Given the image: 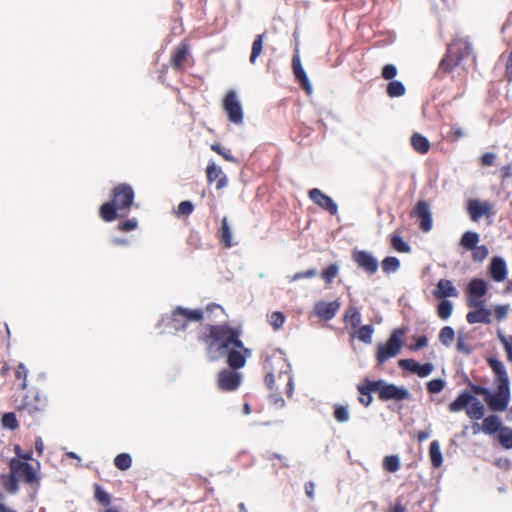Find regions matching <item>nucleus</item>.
I'll list each match as a JSON object with an SVG mask.
<instances>
[{
  "instance_id": "obj_1",
  "label": "nucleus",
  "mask_w": 512,
  "mask_h": 512,
  "mask_svg": "<svg viewBox=\"0 0 512 512\" xmlns=\"http://www.w3.org/2000/svg\"><path fill=\"white\" fill-rule=\"evenodd\" d=\"M240 334L238 329L227 324L210 325L208 333L200 337L206 345L208 360L215 362L226 356L230 368L237 370L244 367L252 352L245 348Z\"/></svg>"
},
{
  "instance_id": "obj_2",
  "label": "nucleus",
  "mask_w": 512,
  "mask_h": 512,
  "mask_svg": "<svg viewBox=\"0 0 512 512\" xmlns=\"http://www.w3.org/2000/svg\"><path fill=\"white\" fill-rule=\"evenodd\" d=\"M473 51L471 43L466 39H455L447 47L445 56L441 59L436 77H441L442 73L451 72L460 62L471 55Z\"/></svg>"
},
{
  "instance_id": "obj_3",
  "label": "nucleus",
  "mask_w": 512,
  "mask_h": 512,
  "mask_svg": "<svg viewBox=\"0 0 512 512\" xmlns=\"http://www.w3.org/2000/svg\"><path fill=\"white\" fill-rule=\"evenodd\" d=\"M203 318L202 309H188L177 306L169 317L163 318L162 322L173 332L184 331L189 322H198Z\"/></svg>"
},
{
  "instance_id": "obj_4",
  "label": "nucleus",
  "mask_w": 512,
  "mask_h": 512,
  "mask_svg": "<svg viewBox=\"0 0 512 512\" xmlns=\"http://www.w3.org/2000/svg\"><path fill=\"white\" fill-rule=\"evenodd\" d=\"M404 328H397L392 331L385 344H379L376 359L379 365L384 364L388 359L399 354L403 346Z\"/></svg>"
},
{
  "instance_id": "obj_5",
  "label": "nucleus",
  "mask_w": 512,
  "mask_h": 512,
  "mask_svg": "<svg viewBox=\"0 0 512 512\" xmlns=\"http://www.w3.org/2000/svg\"><path fill=\"white\" fill-rule=\"evenodd\" d=\"M372 389L377 390L378 397L381 401H404L411 396L409 390L404 386H397L382 379L375 380Z\"/></svg>"
},
{
  "instance_id": "obj_6",
  "label": "nucleus",
  "mask_w": 512,
  "mask_h": 512,
  "mask_svg": "<svg viewBox=\"0 0 512 512\" xmlns=\"http://www.w3.org/2000/svg\"><path fill=\"white\" fill-rule=\"evenodd\" d=\"M511 398L510 385H498L497 391H489V394L485 397L489 409L493 412H502L508 408Z\"/></svg>"
},
{
  "instance_id": "obj_7",
  "label": "nucleus",
  "mask_w": 512,
  "mask_h": 512,
  "mask_svg": "<svg viewBox=\"0 0 512 512\" xmlns=\"http://www.w3.org/2000/svg\"><path fill=\"white\" fill-rule=\"evenodd\" d=\"M223 109L226 112L229 121L236 125L243 124L244 112L237 93L234 90L227 92L223 100Z\"/></svg>"
},
{
  "instance_id": "obj_8",
  "label": "nucleus",
  "mask_w": 512,
  "mask_h": 512,
  "mask_svg": "<svg viewBox=\"0 0 512 512\" xmlns=\"http://www.w3.org/2000/svg\"><path fill=\"white\" fill-rule=\"evenodd\" d=\"M10 469L12 474L22 478L28 484H33L39 481V477L37 476L35 469L26 461L13 458L10 461Z\"/></svg>"
},
{
  "instance_id": "obj_9",
  "label": "nucleus",
  "mask_w": 512,
  "mask_h": 512,
  "mask_svg": "<svg viewBox=\"0 0 512 512\" xmlns=\"http://www.w3.org/2000/svg\"><path fill=\"white\" fill-rule=\"evenodd\" d=\"M352 259L359 268L369 275H373L378 271V260L371 252L355 249L352 252Z\"/></svg>"
},
{
  "instance_id": "obj_10",
  "label": "nucleus",
  "mask_w": 512,
  "mask_h": 512,
  "mask_svg": "<svg viewBox=\"0 0 512 512\" xmlns=\"http://www.w3.org/2000/svg\"><path fill=\"white\" fill-rule=\"evenodd\" d=\"M112 202L115 203V206L119 209H127L129 208L134 200V191L132 187L128 184H120L113 189L112 193Z\"/></svg>"
},
{
  "instance_id": "obj_11",
  "label": "nucleus",
  "mask_w": 512,
  "mask_h": 512,
  "mask_svg": "<svg viewBox=\"0 0 512 512\" xmlns=\"http://www.w3.org/2000/svg\"><path fill=\"white\" fill-rule=\"evenodd\" d=\"M241 373L236 370L223 369L218 373V386L223 391H234L241 384Z\"/></svg>"
},
{
  "instance_id": "obj_12",
  "label": "nucleus",
  "mask_w": 512,
  "mask_h": 512,
  "mask_svg": "<svg viewBox=\"0 0 512 512\" xmlns=\"http://www.w3.org/2000/svg\"><path fill=\"white\" fill-rule=\"evenodd\" d=\"M308 196L315 205L326 210L331 215H336L338 213L337 203L330 196L324 194L320 189L313 188L309 190Z\"/></svg>"
},
{
  "instance_id": "obj_13",
  "label": "nucleus",
  "mask_w": 512,
  "mask_h": 512,
  "mask_svg": "<svg viewBox=\"0 0 512 512\" xmlns=\"http://www.w3.org/2000/svg\"><path fill=\"white\" fill-rule=\"evenodd\" d=\"M398 365L403 370L409 371L420 378L428 377L434 370V365L431 362L420 364L414 359H400Z\"/></svg>"
},
{
  "instance_id": "obj_14",
  "label": "nucleus",
  "mask_w": 512,
  "mask_h": 512,
  "mask_svg": "<svg viewBox=\"0 0 512 512\" xmlns=\"http://www.w3.org/2000/svg\"><path fill=\"white\" fill-rule=\"evenodd\" d=\"M340 307L341 303L339 300L331 302L318 301L314 304L313 311L320 320L330 321L336 316Z\"/></svg>"
},
{
  "instance_id": "obj_15",
  "label": "nucleus",
  "mask_w": 512,
  "mask_h": 512,
  "mask_svg": "<svg viewBox=\"0 0 512 512\" xmlns=\"http://www.w3.org/2000/svg\"><path fill=\"white\" fill-rule=\"evenodd\" d=\"M414 214L417 218L420 219L421 230L424 232H429L433 226L432 213L430 211L429 204L424 200L418 201L414 208Z\"/></svg>"
},
{
  "instance_id": "obj_16",
  "label": "nucleus",
  "mask_w": 512,
  "mask_h": 512,
  "mask_svg": "<svg viewBox=\"0 0 512 512\" xmlns=\"http://www.w3.org/2000/svg\"><path fill=\"white\" fill-rule=\"evenodd\" d=\"M292 67L295 79L298 81L300 86L306 91L308 95L312 94V85L309 81V78L302 66L300 56L298 53L293 55L292 58Z\"/></svg>"
},
{
  "instance_id": "obj_17",
  "label": "nucleus",
  "mask_w": 512,
  "mask_h": 512,
  "mask_svg": "<svg viewBox=\"0 0 512 512\" xmlns=\"http://www.w3.org/2000/svg\"><path fill=\"white\" fill-rule=\"evenodd\" d=\"M488 272L491 278L496 282H502L506 279L508 270L505 260L500 256H495L491 259L488 267Z\"/></svg>"
},
{
  "instance_id": "obj_18",
  "label": "nucleus",
  "mask_w": 512,
  "mask_h": 512,
  "mask_svg": "<svg viewBox=\"0 0 512 512\" xmlns=\"http://www.w3.org/2000/svg\"><path fill=\"white\" fill-rule=\"evenodd\" d=\"M207 180L209 183L216 181V189L221 190L228 184L227 176L222 171L221 167L217 166L214 162H210L206 168Z\"/></svg>"
},
{
  "instance_id": "obj_19",
  "label": "nucleus",
  "mask_w": 512,
  "mask_h": 512,
  "mask_svg": "<svg viewBox=\"0 0 512 512\" xmlns=\"http://www.w3.org/2000/svg\"><path fill=\"white\" fill-rule=\"evenodd\" d=\"M433 295L437 299H445L446 297H457L458 291L450 280L441 279L438 281Z\"/></svg>"
},
{
  "instance_id": "obj_20",
  "label": "nucleus",
  "mask_w": 512,
  "mask_h": 512,
  "mask_svg": "<svg viewBox=\"0 0 512 512\" xmlns=\"http://www.w3.org/2000/svg\"><path fill=\"white\" fill-rule=\"evenodd\" d=\"M488 364L496 375L498 385H510L509 376L502 361L497 358L490 357L488 359Z\"/></svg>"
},
{
  "instance_id": "obj_21",
  "label": "nucleus",
  "mask_w": 512,
  "mask_h": 512,
  "mask_svg": "<svg viewBox=\"0 0 512 512\" xmlns=\"http://www.w3.org/2000/svg\"><path fill=\"white\" fill-rule=\"evenodd\" d=\"M471 399H473V394L467 390H464L456 397L454 401L449 404L448 409L452 413H457L464 409L467 411V408L471 403Z\"/></svg>"
},
{
  "instance_id": "obj_22",
  "label": "nucleus",
  "mask_w": 512,
  "mask_h": 512,
  "mask_svg": "<svg viewBox=\"0 0 512 512\" xmlns=\"http://www.w3.org/2000/svg\"><path fill=\"white\" fill-rule=\"evenodd\" d=\"M504 426L496 414L488 415L483 419L482 432L487 435H493L499 432Z\"/></svg>"
},
{
  "instance_id": "obj_23",
  "label": "nucleus",
  "mask_w": 512,
  "mask_h": 512,
  "mask_svg": "<svg viewBox=\"0 0 512 512\" xmlns=\"http://www.w3.org/2000/svg\"><path fill=\"white\" fill-rule=\"evenodd\" d=\"M491 311L489 309H477L474 311H470L466 315V320L469 324L476 323H491Z\"/></svg>"
},
{
  "instance_id": "obj_24",
  "label": "nucleus",
  "mask_w": 512,
  "mask_h": 512,
  "mask_svg": "<svg viewBox=\"0 0 512 512\" xmlns=\"http://www.w3.org/2000/svg\"><path fill=\"white\" fill-rule=\"evenodd\" d=\"M487 291V283L482 278H474L468 284V296L484 297Z\"/></svg>"
},
{
  "instance_id": "obj_25",
  "label": "nucleus",
  "mask_w": 512,
  "mask_h": 512,
  "mask_svg": "<svg viewBox=\"0 0 512 512\" xmlns=\"http://www.w3.org/2000/svg\"><path fill=\"white\" fill-rule=\"evenodd\" d=\"M490 205L488 203H482L478 200H471L468 203V212L472 220L477 221L483 215L488 213Z\"/></svg>"
},
{
  "instance_id": "obj_26",
  "label": "nucleus",
  "mask_w": 512,
  "mask_h": 512,
  "mask_svg": "<svg viewBox=\"0 0 512 512\" xmlns=\"http://www.w3.org/2000/svg\"><path fill=\"white\" fill-rule=\"evenodd\" d=\"M374 382L375 380H366L364 385L358 386V391L360 393V397L358 398V400L365 407H368L372 403V393H377V390L372 389V385L374 384Z\"/></svg>"
},
{
  "instance_id": "obj_27",
  "label": "nucleus",
  "mask_w": 512,
  "mask_h": 512,
  "mask_svg": "<svg viewBox=\"0 0 512 512\" xmlns=\"http://www.w3.org/2000/svg\"><path fill=\"white\" fill-rule=\"evenodd\" d=\"M466 415L475 421L481 420L485 415V407L481 403V401L473 395V399H471V403L467 408Z\"/></svg>"
},
{
  "instance_id": "obj_28",
  "label": "nucleus",
  "mask_w": 512,
  "mask_h": 512,
  "mask_svg": "<svg viewBox=\"0 0 512 512\" xmlns=\"http://www.w3.org/2000/svg\"><path fill=\"white\" fill-rule=\"evenodd\" d=\"M410 143L413 149L419 154H426L430 150V142L428 138L420 133H413L410 138Z\"/></svg>"
},
{
  "instance_id": "obj_29",
  "label": "nucleus",
  "mask_w": 512,
  "mask_h": 512,
  "mask_svg": "<svg viewBox=\"0 0 512 512\" xmlns=\"http://www.w3.org/2000/svg\"><path fill=\"white\" fill-rule=\"evenodd\" d=\"M117 210H119V209L115 206V203L110 201V202H105L104 204H102L100 206L99 212H100L101 218L104 221L112 222L113 220H115L117 218Z\"/></svg>"
},
{
  "instance_id": "obj_30",
  "label": "nucleus",
  "mask_w": 512,
  "mask_h": 512,
  "mask_svg": "<svg viewBox=\"0 0 512 512\" xmlns=\"http://www.w3.org/2000/svg\"><path fill=\"white\" fill-rule=\"evenodd\" d=\"M429 456L433 467L439 468L443 463V455L440 450V443L434 440L430 443Z\"/></svg>"
},
{
  "instance_id": "obj_31",
  "label": "nucleus",
  "mask_w": 512,
  "mask_h": 512,
  "mask_svg": "<svg viewBox=\"0 0 512 512\" xmlns=\"http://www.w3.org/2000/svg\"><path fill=\"white\" fill-rule=\"evenodd\" d=\"M478 242L479 234L474 231H466L460 239V245L467 250L475 248Z\"/></svg>"
},
{
  "instance_id": "obj_32",
  "label": "nucleus",
  "mask_w": 512,
  "mask_h": 512,
  "mask_svg": "<svg viewBox=\"0 0 512 512\" xmlns=\"http://www.w3.org/2000/svg\"><path fill=\"white\" fill-rule=\"evenodd\" d=\"M220 238L225 247H232V231L226 217L222 219L219 230Z\"/></svg>"
},
{
  "instance_id": "obj_33",
  "label": "nucleus",
  "mask_w": 512,
  "mask_h": 512,
  "mask_svg": "<svg viewBox=\"0 0 512 512\" xmlns=\"http://www.w3.org/2000/svg\"><path fill=\"white\" fill-rule=\"evenodd\" d=\"M344 321L349 322L353 328L359 327L361 324V313L355 306H349L346 310Z\"/></svg>"
},
{
  "instance_id": "obj_34",
  "label": "nucleus",
  "mask_w": 512,
  "mask_h": 512,
  "mask_svg": "<svg viewBox=\"0 0 512 512\" xmlns=\"http://www.w3.org/2000/svg\"><path fill=\"white\" fill-rule=\"evenodd\" d=\"M382 270L386 274H392L399 270L400 260L395 256H387L382 260Z\"/></svg>"
},
{
  "instance_id": "obj_35",
  "label": "nucleus",
  "mask_w": 512,
  "mask_h": 512,
  "mask_svg": "<svg viewBox=\"0 0 512 512\" xmlns=\"http://www.w3.org/2000/svg\"><path fill=\"white\" fill-rule=\"evenodd\" d=\"M387 94L391 98L401 97L405 94V85L399 80H392L387 85Z\"/></svg>"
},
{
  "instance_id": "obj_36",
  "label": "nucleus",
  "mask_w": 512,
  "mask_h": 512,
  "mask_svg": "<svg viewBox=\"0 0 512 512\" xmlns=\"http://www.w3.org/2000/svg\"><path fill=\"white\" fill-rule=\"evenodd\" d=\"M498 441L504 449H512V428L504 426L499 431Z\"/></svg>"
},
{
  "instance_id": "obj_37",
  "label": "nucleus",
  "mask_w": 512,
  "mask_h": 512,
  "mask_svg": "<svg viewBox=\"0 0 512 512\" xmlns=\"http://www.w3.org/2000/svg\"><path fill=\"white\" fill-rule=\"evenodd\" d=\"M453 311V303L450 300L442 299L437 306L438 316L442 320H447Z\"/></svg>"
},
{
  "instance_id": "obj_38",
  "label": "nucleus",
  "mask_w": 512,
  "mask_h": 512,
  "mask_svg": "<svg viewBox=\"0 0 512 512\" xmlns=\"http://www.w3.org/2000/svg\"><path fill=\"white\" fill-rule=\"evenodd\" d=\"M114 465L117 469L126 471L132 465V458L128 453H120L115 457Z\"/></svg>"
},
{
  "instance_id": "obj_39",
  "label": "nucleus",
  "mask_w": 512,
  "mask_h": 512,
  "mask_svg": "<svg viewBox=\"0 0 512 512\" xmlns=\"http://www.w3.org/2000/svg\"><path fill=\"white\" fill-rule=\"evenodd\" d=\"M497 338L503 345L508 360L512 362V335H505L501 330H498Z\"/></svg>"
},
{
  "instance_id": "obj_40",
  "label": "nucleus",
  "mask_w": 512,
  "mask_h": 512,
  "mask_svg": "<svg viewBox=\"0 0 512 512\" xmlns=\"http://www.w3.org/2000/svg\"><path fill=\"white\" fill-rule=\"evenodd\" d=\"M455 338V331L451 326H445L440 330L439 333V341L444 345L449 347Z\"/></svg>"
},
{
  "instance_id": "obj_41",
  "label": "nucleus",
  "mask_w": 512,
  "mask_h": 512,
  "mask_svg": "<svg viewBox=\"0 0 512 512\" xmlns=\"http://www.w3.org/2000/svg\"><path fill=\"white\" fill-rule=\"evenodd\" d=\"M263 34H259L255 37L253 44H252V51L250 55V62L254 64L258 58V56L261 54L263 50Z\"/></svg>"
},
{
  "instance_id": "obj_42",
  "label": "nucleus",
  "mask_w": 512,
  "mask_h": 512,
  "mask_svg": "<svg viewBox=\"0 0 512 512\" xmlns=\"http://www.w3.org/2000/svg\"><path fill=\"white\" fill-rule=\"evenodd\" d=\"M391 246L398 252L409 253L411 251L410 245L403 240L400 235L393 234L391 237Z\"/></svg>"
},
{
  "instance_id": "obj_43",
  "label": "nucleus",
  "mask_w": 512,
  "mask_h": 512,
  "mask_svg": "<svg viewBox=\"0 0 512 512\" xmlns=\"http://www.w3.org/2000/svg\"><path fill=\"white\" fill-rule=\"evenodd\" d=\"M188 49L186 45H180L172 57V64L175 68H180L183 62L186 60Z\"/></svg>"
},
{
  "instance_id": "obj_44",
  "label": "nucleus",
  "mask_w": 512,
  "mask_h": 512,
  "mask_svg": "<svg viewBox=\"0 0 512 512\" xmlns=\"http://www.w3.org/2000/svg\"><path fill=\"white\" fill-rule=\"evenodd\" d=\"M383 467L388 472L394 473L400 469V458L398 455L386 456L383 460Z\"/></svg>"
},
{
  "instance_id": "obj_45",
  "label": "nucleus",
  "mask_w": 512,
  "mask_h": 512,
  "mask_svg": "<svg viewBox=\"0 0 512 512\" xmlns=\"http://www.w3.org/2000/svg\"><path fill=\"white\" fill-rule=\"evenodd\" d=\"M373 333L374 327L372 325H363L357 332V338L363 343L370 344L372 342Z\"/></svg>"
},
{
  "instance_id": "obj_46",
  "label": "nucleus",
  "mask_w": 512,
  "mask_h": 512,
  "mask_svg": "<svg viewBox=\"0 0 512 512\" xmlns=\"http://www.w3.org/2000/svg\"><path fill=\"white\" fill-rule=\"evenodd\" d=\"M4 428L15 430L18 428L19 423L14 412H7L2 416L1 419Z\"/></svg>"
},
{
  "instance_id": "obj_47",
  "label": "nucleus",
  "mask_w": 512,
  "mask_h": 512,
  "mask_svg": "<svg viewBox=\"0 0 512 512\" xmlns=\"http://www.w3.org/2000/svg\"><path fill=\"white\" fill-rule=\"evenodd\" d=\"M286 317L281 311H275L269 316V323L274 330H279L283 327Z\"/></svg>"
},
{
  "instance_id": "obj_48",
  "label": "nucleus",
  "mask_w": 512,
  "mask_h": 512,
  "mask_svg": "<svg viewBox=\"0 0 512 512\" xmlns=\"http://www.w3.org/2000/svg\"><path fill=\"white\" fill-rule=\"evenodd\" d=\"M446 386V381L441 378L433 379L426 385L427 391L431 394L440 393Z\"/></svg>"
},
{
  "instance_id": "obj_49",
  "label": "nucleus",
  "mask_w": 512,
  "mask_h": 512,
  "mask_svg": "<svg viewBox=\"0 0 512 512\" xmlns=\"http://www.w3.org/2000/svg\"><path fill=\"white\" fill-rule=\"evenodd\" d=\"M95 499L102 505L108 506L111 502V496L98 484H95Z\"/></svg>"
},
{
  "instance_id": "obj_50",
  "label": "nucleus",
  "mask_w": 512,
  "mask_h": 512,
  "mask_svg": "<svg viewBox=\"0 0 512 512\" xmlns=\"http://www.w3.org/2000/svg\"><path fill=\"white\" fill-rule=\"evenodd\" d=\"M339 273V266L336 263H333L329 265L326 269L322 272V277L325 279V281L330 284L334 280V278Z\"/></svg>"
},
{
  "instance_id": "obj_51",
  "label": "nucleus",
  "mask_w": 512,
  "mask_h": 512,
  "mask_svg": "<svg viewBox=\"0 0 512 512\" xmlns=\"http://www.w3.org/2000/svg\"><path fill=\"white\" fill-rule=\"evenodd\" d=\"M471 250H472V259L475 262H482L484 259L487 258L488 254H489V250H488L487 246H485V245L476 246L475 248H473Z\"/></svg>"
},
{
  "instance_id": "obj_52",
  "label": "nucleus",
  "mask_w": 512,
  "mask_h": 512,
  "mask_svg": "<svg viewBox=\"0 0 512 512\" xmlns=\"http://www.w3.org/2000/svg\"><path fill=\"white\" fill-rule=\"evenodd\" d=\"M334 417L338 422H347L350 418L348 408L343 405H336L334 410Z\"/></svg>"
},
{
  "instance_id": "obj_53",
  "label": "nucleus",
  "mask_w": 512,
  "mask_h": 512,
  "mask_svg": "<svg viewBox=\"0 0 512 512\" xmlns=\"http://www.w3.org/2000/svg\"><path fill=\"white\" fill-rule=\"evenodd\" d=\"M211 149L213 151H215L216 153L220 154L225 160L232 162V163H237V159L231 154V151L222 148L220 144H218V143L213 144L211 146Z\"/></svg>"
},
{
  "instance_id": "obj_54",
  "label": "nucleus",
  "mask_w": 512,
  "mask_h": 512,
  "mask_svg": "<svg viewBox=\"0 0 512 512\" xmlns=\"http://www.w3.org/2000/svg\"><path fill=\"white\" fill-rule=\"evenodd\" d=\"M317 275V269L316 268H310L306 271H301V272H297L295 273L293 276H291L289 278V281L290 282H294V281H299L301 279H306V278H313Z\"/></svg>"
},
{
  "instance_id": "obj_55",
  "label": "nucleus",
  "mask_w": 512,
  "mask_h": 512,
  "mask_svg": "<svg viewBox=\"0 0 512 512\" xmlns=\"http://www.w3.org/2000/svg\"><path fill=\"white\" fill-rule=\"evenodd\" d=\"M509 310H510L509 304L496 305L494 308V314H495L497 321L500 322V321H503L504 319H506L508 316Z\"/></svg>"
},
{
  "instance_id": "obj_56",
  "label": "nucleus",
  "mask_w": 512,
  "mask_h": 512,
  "mask_svg": "<svg viewBox=\"0 0 512 512\" xmlns=\"http://www.w3.org/2000/svg\"><path fill=\"white\" fill-rule=\"evenodd\" d=\"M381 75L386 80H393L397 75V68L393 64H386L382 68Z\"/></svg>"
},
{
  "instance_id": "obj_57",
  "label": "nucleus",
  "mask_w": 512,
  "mask_h": 512,
  "mask_svg": "<svg viewBox=\"0 0 512 512\" xmlns=\"http://www.w3.org/2000/svg\"><path fill=\"white\" fill-rule=\"evenodd\" d=\"M467 305L470 308L477 309H487L485 306V300L483 297H476V296H468V302Z\"/></svg>"
},
{
  "instance_id": "obj_58",
  "label": "nucleus",
  "mask_w": 512,
  "mask_h": 512,
  "mask_svg": "<svg viewBox=\"0 0 512 512\" xmlns=\"http://www.w3.org/2000/svg\"><path fill=\"white\" fill-rule=\"evenodd\" d=\"M468 386L471 389V392L474 396L475 395H482L484 398L489 394L490 389L487 387H483L480 385H477L470 380L468 381Z\"/></svg>"
},
{
  "instance_id": "obj_59",
  "label": "nucleus",
  "mask_w": 512,
  "mask_h": 512,
  "mask_svg": "<svg viewBox=\"0 0 512 512\" xmlns=\"http://www.w3.org/2000/svg\"><path fill=\"white\" fill-rule=\"evenodd\" d=\"M138 226V222L135 218L126 219L118 225V229L120 231L128 232L136 229Z\"/></svg>"
},
{
  "instance_id": "obj_60",
  "label": "nucleus",
  "mask_w": 512,
  "mask_h": 512,
  "mask_svg": "<svg viewBox=\"0 0 512 512\" xmlns=\"http://www.w3.org/2000/svg\"><path fill=\"white\" fill-rule=\"evenodd\" d=\"M194 205L191 201H182L178 205V213L180 215L188 216L193 212Z\"/></svg>"
},
{
  "instance_id": "obj_61",
  "label": "nucleus",
  "mask_w": 512,
  "mask_h": 512,
  "mask_svg": "<svg viewBox=\"0 0 512 512\" xmlns=\"http://www.w3.org/2000/svg\"><path fill=\"white\" fill-rule=\"evenodd\" d=\"M18 489L19 486L17 476L12 474L9 481L6 483V490L11 494H15L18 491Z\"/></svg>"
},
{
  "instance_id": "obj_62",
  "label": "nucleus",
  "mask_w": 512,
  "mask_h": 512,
  "mask_svg": "<svg viewBox=\"0 0 512 512\" xmlns=\"http://www.w3.org/2000/svg\"><path fill=\"white\" fill-rule=\"evenodd\" d=\"M28 375V370L23 363H20L16 369V377L23 378L22 388L26 387V379Z\"/></svg>"
},
{
  "instance_id": "obj_63",
  "label": "nucleus",
  "mask_w": 512,
  "mask_h": 512,
  "mask_svg": "<svg viewBox=\"0 0 512 512\" xmlns=\"http://www.w3.org/2000/svg\"><path fill=\"white\" fill-rule=\"evenodd\" d=\"M428 343V339L425 335L419 336L415 342V344L410 345L409 349L411 351H418L424 348Z\"/></svg>"
},
{
  "instance_id": "obj_64",
  "label": "nucleus",
  "mask_w": 512,
  "mask_h": 512,
  "mask_svg": "<svg viewBox=\"0 0 512 512\" xmlns=\"http://www.w3.org/2000/svg\"><path fill=\"white\" fill-rule=\"evenodd\" d=\"M496 160V154L492 152L484 153L481 156V164L483 166H492Z\"/></svg>"
}]
</instances>
